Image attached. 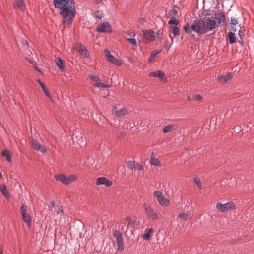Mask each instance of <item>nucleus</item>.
<instances>
[{
    "label": "nucleus",
    "mask_w": 254,
    "mask_h": 254,
    "mask_svg": "<svg viewBox=\"0 0 254 254\" xmlns=\"http://www.w3.org/2000/svg\"><path fill=\"white\" fill-rule=\"evenodd\" d=\"M233 78L231 73H228L225 75L220 76L218 78V81L221 84H225Z\"/></svg>",
    "instance_id": "obj_15"
},
{
    "label": "nucleus",
    "mask_w": 254,
    "mask_h": 254,
    "mask_svg": "<svg viewBox=\"0 0 254 254\" xmlns=\"http://www.w3.org/2000/svg\"><path fill=\"white\" fill-rule=\"evenodd\" d=\"M161 51L159 50H156L153 51L150 55V56L149 57V61L151 62L154 60V59L157 56L158 54L160 53Z\"/></svg>",
    "instance_id": "obj_30"
},
{
    "label": "nucleus",
    "mask_w": 254,
    "mask_h": 254,
    "mask_svg": "<svg viewBox=\"0 0 254 254\" xmlns=\"http://www.w3.org/2000/svg\"><path fill=\"white\" fill-rule=\"evenodd\" d=\"M1 156L5 157L8 162H11L12 154L8 149H5L1 153Z\"/></svg>",
    "instance_id": "obj_19"
},
{
    "label": "nucleus",
    "mask_w": 254,
    "mask_h": 254,
    "mask_svg": "<svg viewBox=\"0 0 254 254\" xmlns=\"http://www.w3.org/2000/svg\"><path fill=\"white\" fill-rule=\"evenodd\" d=\"M238 24V21L237 19L235 18H231V24L232 25H236Z\"/></svg>",
    "instance_id": "obj_45"
},
{
    "label": "nucleus",
    "mask_w": 254,
    "mask_h": 254,
    "mask_svg": "<svg viewBox=\"0 0 254 254\" xmlns=\"http://www.w3.org/2000/svg\"><path fill=\"white\" fill-rule=\"evenodd\" d=\"M104 53L105 54V56L106 57V58L108 59L109 58L110 56H111L110 51L108 50V49H105L104 50Z\"/></svg>",
    "instance_id": "obj_44"
},
{
    "label": "nucleus",
    "mask_w": 254,
    "mask_h": 254,
    "mask_svg": "<svg viewBox=\"0 0 254 254\" xmlns=\"http://www.w3.org/2000/svg\"><path fill=\"white\" fill-rule=\"evenodd\" d=\"M55 211L57 213V214H59L60 213L62 214L63 213V209L61 205H57L55 206L54 208Z\"/></svg>",
    "instance_id": "obj_34"
},
{
    "label": "nucleus",
    "mask_w": 254,
    "mask_h": 254,
    "mask_svg": "<svg viewBox=\"0 0 254 254\" xmlns=\"http://www.w3.org/2000/svg\"><path fill=\"white\" fill-rule=\"evenodd\" d=\"M195 22H196V20L193 21L191 26H190L189 24H187L184 26L183 30L187 34H191L192 31H193L197 34V30H195V29H194L193 28L194 25V26H196Z\"/></svg>",
    "instance_id": "obj_14"
},
{
    "label": "nucleus",
    "mask_w": 254,
    "mask_h": 254,
    "mask_svg": "<svg viewBox=\"0 0 254 254\" xmlns=\"http://www.w3.org/2000/svg\"><path fill=\"white\" fill-rule=\"evenodd\" d=\"M239 36H240V39L242 40V35L240 33H239Z\"/></svg>",
    "instance_id": "obj_52"
},
{
    "label": "nucleus",
    "mask_w": 254,
    "mask_h": 254,
    "mask_svg": "<svg viewBox=\"0 0 254 254\" xmlns=\"http://www.w3.org/2000/svg\"><path fill=\"white\" fill-rule=\"evenodd\" d=\"M196 26H193L194 29L197 30V34L203 35L212 31L216 26V22L210 17H204L200 19H196Z\"/></svg>",
    "instance_id": "obj_2"
},
{
    "label": "nucleus",
    "mask_w": 254,
    "mask_h": 254,
    "mask_svg": "<svg viewBox=\"0 0 254 254\" xmlns=\"http://www.w3.org/2000/svg\"><path fill=\"white\" fill-rule=\"evenodd\" d=\"M96 184L97 185H105L107 187H110L112 184V182L106 177H102L97 179Z\"/></svg>",
    "instance_id": "obj_12"
},
{
    "label": "nucleus",
    "mask_w": 254,
    "mask_h": 254,
    "mask_svg": "<svg viewBox=\"0 0 254 254\" xmlns=\"http://www.w3.org/2000/svg\"><path fill=\"white\" fill-rule=\"evenodd\" d=\"M126 220L127 223L128 228H129V227L131 228L134 227L135 224V222L134 221L131 220L129 217H127Z\"/></svg>",
    "instance_id": "obj_28"
},
{
    "label": "nucleus",
    "mask_w": 254,
    "mask_h": 254,
    "mask_svg": "<svg viewBox=\"0 0 254 254\" xmlns=\"http://www.w3.org/2000/svg\"><path fill=\"white\" fill-rule=\"evenodd\" d=\"M56 9L60 10V14L64 18V23L70 25L75 16L76 9L73 0H54Z\"/></svg>",
    "instance_id": "obj_1"
},
{
    "label": "nucleus",
    "mask_w": 254,
    "mask_h": 254,
    "mask_svg": "<svg viewBox=\"0 0 254 254\" xmlns=\"http://www.w3.org/2000/svg\"><path fill=\"white\" fill-rule=\"evenodd\" d=\"M127 35L129 36L130 37H135V35H136V34L135 32H131L130 31H127Z\"/></svg>",
    "instance_id": "obj_46"
},
{
    "label": "nucleus",
    "mask_w": 254,
    "mask_h": 254,
    "mask_svg": "<svg viewBox=\"0 0 254 254\" xmlns=\"http://www.w3.org/2000/svg\"><path fill=\"white\" fill-rule=\"evenodd\" d=\"M94 14L95 15V17L99 19H101L103 17V14L102 12L99 11L98 10L96 11L94 13Z\"/></svg>",
    "instance_id": "obj_39"
},
{
    "label": "nucleus",
    "mask_w": 254,
    "mask_h": 254,
    "mask_svg": "<svg viewBox=\"0 0 254 254\" xmlns=\"http://www.w3.org/2000/svg\"><path fill=\"white\" fill-rule=\"evenodd\" d=\"M34 68L36 71H38L39 72H41V70L39 69V68L37 66H35Z\"/></svg>",
    "instance_id": "obj_51"
},
{
    "label": "nucleus",
    "mask_w": 254,
    "mask_h": 254,
    "mask_svg": "<svg viewBox=\"0 0 254 254\" xmlns=\"http://www.w3.org/2000/svg\"><path fill=\"white\" fill-rule=\"evenodd\" d=\"M173 129V126L171 125H167L163 129V132L165 133H167L171 132Z\"/></svg>",
    "instance_id": "obj_31"
},
{
    "label": "nucleus",
    "mask_w": 254,
    "mask_h": 254,
    "mask_svg": "<svg viewBox=\"0 0 254 254\" xmlns=\"http://www.w3.org/2000/svg\"><path fill=\"white\" fill-rule=\"evenodd\" d=\"M179 22L178 20L175 18V17H171L170 19L168 21V24L170 25L174 24L178 25Z\"/></svg>",
    "instance_id": "obj_32"
},
{
    "label": "nucleus",
    "mask_w": 254,
    "mask_h": 254,
    "mask_svg": "<svg viewBox=\"0 0 254 254\" xmlns=\"http://www.w3.org/2000/svg\"><path fill=\"white\" fill-rule=\"evenodd\" d=\"M14 8L23 11L26 8V4L24 0H16L14 3Z\"/></svg>",
    "instance_id": "obj_16"
},
{
    "label": "nucleus",
    "mask_w": 254,
    "mask_h": 254,
    "mask_svg": "<svg viewBox=\"0 0 254 254\" xmlns=\"http://www.w3.org/2000/svg\"><path fill=\"white\" fill-rule=\"evenodd\" d=\"M134 170H142V167L138 163H136L135 165V168H134Z\"/></svg>",
    "instance_id": "obj_43"
},
{
    "label": "nucleus",
    "mask_w": 254,
    "mask_h": 254,
    "mask_svg": "<svg viewBox=\"0 0 254 254\" xmlns=\"http://www.w3.org/2000/svg\"><path fill=\"white\" fill-rule=\"evenodd\" d=\"M73 141H78L77 136L73 137Z\"/></svg>",
    "instance_id": "obj_50"
},
{
    "label": "nucleus",
    "mask_w": 254,
    "mask_h": 254,
    "mask_svg": "<svg viewBox=\"0 0 254 254\" xmlns=\"http://www.w3.org/2000/svg\"><path fill=\"white\" fill-rule=\"evenodd\" d=\"M177 13V10L176 9L172 8L169 11L168 15L169 17H175Z\"/></svg>",
    "instance_id": "obj_33"
},
{
    "label": "nucleus",
    "mask_w": 254,
    "mask_h": 254,
    "mask_svg": "<svg viewBox=\"0 0 254 254\" xmlns=\"http://www.w3.org/2000/svg\"><path fill=\"white\" fill-rule=\"evenodd\" d=\"M135 163H136L134 161H128L127 162V165L129 168L131 170H134V168H135Z\"/></svg>",
    "instance_id": "obj_38"
},
{
    "label": "nucleus",
    "mask_w": 254,
    "mask_h": 254,
    "mask_svg": "<svg viewBox=\"0 0 254 254\" xmlns=\"http://www.w3.org/2000/svg\"><path fill=\"white\" fill-rule=\"evenodd\" d=\"M113 113L118 117H120L126 115L128 113V111L126 108H121L117 110V107H114L113 108Z\"/></svg>",
    "instance_id": "obj_13"
},
{
    "label": "nucleus",
    "mask_w": 254,
    "mask_h": 254,
    "mask_svg": "<svg viewBox=\"0 0 254 254\" xmlns=\"http://www.w3.org/2000/svg\"><path fill=\"white\" fill-rule=\"evenodd\" d=\"M20 210L23 221L26 223L27 227H30L31 226V217L30 215L27 213L26 206L22 204L21 206Z\"/></svg>",
    "instance_id": "obj_5"
},
{
    "label": "nucleus",
    "mask_w": 254,
    "mask_h": 254,
    "mask_svg": "<svg viewBox=\"0 0 254 254\" xmlns=\"http://www.w3.org/2000/svg\"><path fill=\"white\" fill-rule=\"evenodd\" d=\"M228 36L229 37V42L231 44L234 43L236 42L235 35L234 33H232V32H230L228 33Z\"/></svg>",
    "instance_id": "obj_27"
},
{
    "label": "nucleus",
    "mask_w": 254,
    "mask_h": 254,
    "mask_svg": "<svg viewBox=\"0 0 254 254\" xmlns=\"http://www.w3.org/2000/svg\"><path fill=\"white\" fill-rule=\"evenodd\" d=\"M127 40L131 45L136 46L137 41L135 38H127Z\"/></svg>",
    "instance_id": "obj_37"
},
{
    "label": "nucleus",
    "mask_w": 254,
    "mask_h": 254,
    "mask_svg": "<svg viewBox=\"0 0 254 254\" xmlns=\"http://www.w3.org/2000/svg\"><path fill=\"white\" fill-rule=\"evenodd\" d=\"M188 214L185 213H181L179 215L180 219L185 221L188 219Z\"/></svg>",
    "instance_id": "obj_41"
},
{
    "label": "nucleus",
    "mask_w": 254,
    "mask_h": 254,
    "mask_svg": "<svg viewBox=\"0 0 254 254\" xmlns=\"http://www.w3.org/2000/svg\"><path fill=\"white\" fill-rule=\"evenodd\" d=\"M216 20L218 21V23L221 26H224L225 25L226 22V19H225V16L224 14V13L221 12L220 11V14L218 16L216 17Z\"/></svg>",
    "instance_id": "obj_18"
},
{
    "label": "nucleus",
    "mask_w": 254,
    "mask_h": 254,
    "mask_svg": "<svg viewBox=\"0 0 254 254\" xmlns=\"http://www.w3.org/2000/svg\"><path fill=\"white\" fill-rule=\"evenodd\" d=\"M216 208L221 212H226L230 209H234L235 208V205L232 202H228L224 204L218 203L216 205Z\"/></svg>",
    "instance_id": "obj_9"
},
{
    "label": "nucleus",
    "mask_w": 254,
    "mask_h": 254,
    "mask_svg": "<svg viewBox=\"0 0 254 254\" xmlns=\"http://www.w3.org/2000/svg\"><path fill=\"white\" fill-rule=\"evenodd\" d=\"M97 31L99 33L111 32V25L108 22H103L97 28Z\"/></svg>",
    "instance_id": "obj_11"
},
{
    "label": "nucleus",
    "mask_w": 254,
    "mask_h": 254,
    "mask_svg": "<svg viewBox=\"0 0 254 254\" xmlns=\"http://www.w3.org/2000/svg\"><path fill=\"white\" fill-rule=\"evenodd\" d=\"M81 53L82 55H83L85 57H88L89 55V52L86 47L83 46L80 47Z\"/></svg>",
    "instance_id": "obj_29"
},
{
    "label": "nucleus",
    "mask_w": 254,
    "mask_h": 254,
    "mask_svg": "<svg viewBox=\"0 0 254 254\" xmlns=\"http://www.w3.org/2000/svg\"><path fill=\"white\" fill-rule=\"evenodd\" d=\"M194 181L197 187L201 189L202 188L201 181L198 178H195Z\"/></svg>",
    "instance_id": "obj_40"
},
{
    "label": "nucleus",
    "mask_w": 254,
    "mask_h": 254,
    "mask_svg": "<svg viewBox=\"0 0 254 254\" xmlns=\"http://www.w3.org/2000/svg\"><path fill=\"white\" fill-rule=\"evenodd\" d=\"M169 37L170 38H171V43L170 44V45H166L164 46V48H166V49H169L170 48V47L171 46L173 42V38H172V36L171 35V34L169 35Z\"/></svg>",
    "instance_id": "obj_42"
},
{
    "label": "nucleus",
    "mask_w": 254,
    "mask_h": 254,
    "mask_svg": "<svg viewBox=\"0 0 254 254\" xmlns=\"http://www.w3.org/2000/svg\"><path fill=\"white\" fill-rule=\"evenodd\" d=\"M150 163L152 165L154 166H160L161 164L160 161L158 160V158L154 157V156H152L150 159Z\"/></svg>",
    "instance_id": "obj_26"
},
{
    "label": "nucleus",
    "mask_w": 254,
    "mask_h": 254,
    "mask_svg": "<svg viewBox=\"0 0 254 254\" xmlns=\"http://www.w3.org/2000/svg\"><path fill=\"white\" fill-rule=\"evenodd\" d=\"M203 97L201 95H200V94H196L193 95L192 96L191 100L195 101H201Z\"/></svg>",
    "instance_id": "obj_36"
},
{
    "label": "nucleus",
    "mask_w": 254,
    "mask_h": 254,
    "mask_svg": "<svg viewBox=\"0 0 254 254\" xmlns=\"http://www.w3.org/2000/svg\"><path fill=\"white\" fill-rule=\"evenodd\" d=\"M31 145L32 148L39 152L42 153H45L47 151V148L40 144L39 142L35 139L32 138L31 140Z\"/></svg>",
    "instance_id": "obj_8"
},
{
    "label": "nucleus",
    "mask_w": 254,
    "mask_h": 254,
    "mask_svg": "<svg viewBox=\"0 0 254 254\" xmlns=\"http://www.w3.org/2000/svg\"><path fill=\"white\" fill-rule=\"evenodd\" d=\"M165 74L162 70H158L155 72H151L149 74V77H159L162 80L164 77Z\"/></svg>",
    "instance_id": "obj_17"
},
{
    "label": "nucleus",
    "mask_w": 254,
    "mask_h": 254,
    "mask_svg": "<svg viewBox=\"0 0 254 254\" xmlns=\"http://www.w3.org/2000/svg\"><path fill=\"white\" fill-rule=\"evenodd\" d=\"M89 77L90 79L92 81L93 85L95 87L102 88H108L111 87L110 85H106L104 83H101V79L97 76L93 74H90Z\"/></svg>",
    "instance_id": "obj_7"
},
{
    "label": "nucleus",
    "mask_w": 254,
    "mask_h": 254,
    "mask_svg": "<svg viewBox=\"0 0 254 254\" xmlns=\"http://www.w3.org/2000/svg\"><path fill=\"white\" fill-rule=\"evenodd\" d=\"M153 233V229L152 228L146 229L145 231L144 234L142 236L143 239L146 240H149Z\"/></svg>",
    "instance_id": "obj_22"
},
{
    "label": "nucleus",
    "mask_w": 254,
    "mask_h": 254,
    "mask_svg": "<svg viewBox=\"0 0 254 254\" xmlns=\"http://www.w3.org/2000/svg\"><path fill=\"white\" fill-rule=\"evenodd\" d=\"M172 29V33L174 34L175 36H179L180 33V29L179 27L175 26V27H171Z\"/></svg>",
    "instance_id": "obj_35"
},
{
    "label": "nucleus",
    "mask_w": 254,
    "mask_h": 254,
    "mask_svg": "<svg viewBox=\"0 0 254 254\" xmlns=\"http://www.w3.org/2000/svg\"><path fill=\"white\" fill-rule=\"evenodd\" d=\"M162 33L158 31L156 33V35L158 38H160L162 35Z\"/></svg>",
    "instance_id": "obj_49"
},
{
    "label": "nucleus",
    "mask_w": 254,
    "mask_h": 254,
    "mask_svg": "<svg viewBox=\"0 0 254 254\" xmlns=\"http://www.w3.org/2000/svg\"><path fill=\"white\" fill-rule=\"evenodd\" d=\"M57 205L55 204V203L54 201H52L50 203L49 207H51V208L53 207L54 208L55 207V206Z\"/></svg>",
    "instance_id": "obj_47"
},
{
    "label": "nucleus",
    "mask_w": 254,
    "mask_h": 254,
    "mask_svg": "<svg viewBox=\"0 0 254 254\" xmlns=\"http://www.w3.org/2000/svg\"><path fill=\"white\" fill-rule=\"evenodd\" d=\"M154 196L157 198L158 202L161 205L166 206L169 204V200L166 198L161 191L158 190L155 191L154 192Z\"/></svg>",
    "instance_id": "obj_6"
},
{
    "label": "nucleus",
    "mask_w": 254,
    "mask_h": 254,
    "mask_svg": "<svg viewBox=\"0 0 254 254\" xmlns=\"http://www.w3.org/2000/svg\"><path fill=\"white\" fill-rule=\"evenodd\" d=\"M144 208L148 218L152 220H156L158 218L157 213L150 206L144 204Z\"/></svg>",
    "instance_id": "obj_10"
},
{
    "label": "nucleus",
    "mask_w": 254,
    "mask_h": 254,
    "mask_svg": "<svg viewBox=\"0 0 254 254\" xmlns=\"http://www.w3.org/2000/svg\"><path fill=\"white\" fill-rule=\"evenodd\" d=\"M2 174L0 172V179H1L2 178Z\"/></svg>",
    "instance_id": "obj_53"
},
{
    "label": "nucleus",
    "mask_w": 254,
    "mask_h": 254,
    "mask_svg": "<svg viewBox=\"0 0 254 254\" xmlns=\"http://www.w3.org/2000/svg\"><path fill=\"white\" fill-rule=\"evenodd\" d=\"M144 37L147 39H150L153 38L154 36V32L151 30H145L143 31Z\"/></svg>",
    "instance_id": "obj_23"
},
{
    "label": "nucleus",
    "mask_w": 254,
    "mask_h": 254,
    "mask_svg": "<svg viewBox=\"0 0 254 254\" xmlns=\"http://www.w3.org/2000/svg\"><path fill=\"white\" fill-rule=\"evenodd\" d=\"M55 178L57 181L61 182L65 185H68L71 183L77 178V176L75 175H71L66 177L64 174L55 175Z\"/></svg>",
    "instance_id": "obj_3"
},
{
    "label": "nucleus",
    "mask_w": 254,
    "mask_h": 254,
    "mask_svg": "<svg viewBox=\"0 0 254 254\" xmlns=\"http://www.w3.org/2000/svg\"><path fill=\"white\" fill-rule=\"evenodd\" d=\"M56 63L57 66L60 69L61 71H64L65 68V64L64 63L63 60L58 58L56 59Z\"/></svg>",
    "instance_id": "obj_21"
},
{
    "label": "nucleus",
    "mask_w": 254,
    "mask_h": 254,
    "mask_svg": "<svg viewBox=\"0 0 254 254\" xmlns=\"http://www.w3.org/2000/svg\"><path fill=\"white\" fill-rule=\"evenodd\" d=\"M0 191L6 198H9V192L7 190V188L5 185L1 186L0 187Z\"/></svg>",
    "instance_id": "obj_25"
},
{
    "label": "nucleus",
    "mask_w": 254,
    "mask_h": 254,
    "mask_svg": "<svg viewBox=\"0 0 254 254\" xmlns=\"http://www.w3.org/2000/svg\"><path fill=\"white\" fill-rule=\"evenodd\" d=\"M110 62L115 64L116 65L120 66L122 65V63L121 60H118L113 55L110 56L107 59Z\"/></svg>",
    "instance_id": "obj_20"
},
{
    "label": "nucleus",
    "mask_w": 254,
    "mask_h": 254,
    "mask_svg": "<svg viewBox=\"0 0 254 254\" xmlns=\"http://www.w3.org/2000/svg\"><path fill=\"white\" fill-rule=\"evenodd\" d=\"M37 82L39 84L40 86L41 87L43 92L44 93L50 98H51V96L50 95V94L48 90L47 89V88L45 87L44 84L39 79L36 80Z\"/></svg>",
    "instance_id": "obj_24"
},
{
    "label": "nucleus",
    "mask_w": 254,
    "mask_h": 254,
    "mask_svg": "<svg viewBox=\"0 0 254 254\" xmlns=\"http://www.w3.org/2000/svg\"><path fill=\"white\" fill-rule=\"evenodd\" d=\"M102 1H103V0H95L94 3L96 4H99L101 3Z\"/></svg>",
    "instance_id": "obj_48"
},
{
    "label": "nucleus",
    "mask_w": 254,
    "mask_h": 254,
    "mask_svg": "<svg viewBox=\"0 0 254 254\" xmlns=\"http://www.w3.org/2000/svg\"><path fill=\"white\" fill-rule=\"evenodd\" d=\"M113 236L116 238L118 250L120 252H122L124 249V239L122 234L119 231L113 232Z\"/></svg>",
    "instance_id": "obj_4"
}]
</instances>
